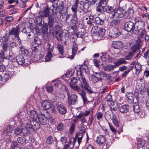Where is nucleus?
<instances>
[{
    "mask_svg": "<svg viewBox=\"0 0 149 149\" xmlns=\"http://www.w3.org/2000/svg\"><path fill=\"white\" fill-rule=\"evenodd\" d=\"M146 34V33L145 31H142L141 33L138 35L137 38H139L140 39H141L142 38L144 35L145 36Z\"/></svg>",
    "mask_w": 149,
    "mask_h": 149,
    "instance_id": "63",
    "label": "nucleus"
},
{
    "mask_svg": "<svg viewBox=\"0 0 149 149\" xmlns=\"http://www.w3.org/2000/svg\"><path fill=\"white\" fill-rule=\"evenodd\" d=\"M38 119L40 123L42 125L46 124L47 118L42 114H39L38 116Z\"/></svg>",
    "mask_w": 149,
    "mask_h": 149,
    "instance_id": "22",
    "label": "nucleus"
},
{
    "mask_svg": "<svg viewBox=\"0 0 149 149\" xmlns=\"http://www.w3.org/2000/svg\"><path fill=\"white\" fill-rule=\"evenodd\" d=\"M19 26H17L15 27H13L9 31V35L13 36L15 38L18 37L20 32Z\"/></svg>",
    "mask_w": 149,
    "mask_h": 149,
    "instance_id": "11",
    "label": "nucleus"
},
{
    "mask_svg": "<svg viewBox=\"0 0 149 149\" xmlns=\"http://www.w3.org/2000/svg\"><path fill=\"white\" fill-rule=\"evenodd\" d=\"M48 28H47V26H45V25L42 27L41 30V33L42 35L45 36L47 35V31Z\"/></svg>",
    "mask_w": 149,
    "mask_h": 149,
    "instance_id": "43",
    "label": "nucleus"
},
{
    "mask_svg": "<svg viewBox=\"0 0 149 149\" xmlns=\"http://www.w3.org/2000/svg\"><path fill=\"white\" fill-rule=\"evenodd\" d=\"M112 46L115 49H120L123 47V44L121 41H115L113 42Z\"/></svg>",
    "mask_w": 149,
    "mask_h": 149,
    "instance_id": "18",
    "label": "nucleus"
},
{
    "mask_svg": "<svg viewBox=\"0 0 149 149\" xmlns=\"http://www.w3.org/2000/svg\"><path fill=\"white\" fill-rule=\"evenodd\" d=\"M114 65H112V64H109L108 65L104 66L103 67L104 70L105 71L109 72L111 70H113V69L116 68L117 67L121 65L118 59L117 60V61L114 63Z\"/></svg>",
    "mask_w": 149,
    "mask_h": 149,
    "instance_id": "10",
    "label": "nucleus"
},
{
    "mask_svg": "<svg viewBox=\"0 0 149 149\" xmlns=\"http://www.w3.org/2000/svg\"><path fill=\"white\" fill-rule=\"evenodd\" d=\"M38 47L39 45H36V44L33 43V44L32 45V46L31 47V49L33 51L35 52L38 50Z\"/></svg>",
    "mask_w": 149,
    "mask_h": 149,
    "instance_id": "64",
    "label": "nucleus"
},
{
    "mask_svg": "<svg viewBox=\"0 0 149 149\" xmlns=\"http://www.w3.org/2000/svg\"><path fill=\"white\" fill-rule=\"evenodd\" d=\"M100 76L102 78V77L105 78H107V79H111V77L110 75L107 74L104 72H102L99 74V76Z\"/></svg>",
    "mask_w": 149,
    "mask_h": 149,
    "instance_id": "44",
    "label": "nucleus"
},
{
    "mask_svg": "<svg viewBox=\"0 0 149 149\" xmlns=\"http://www.w3.org/2000/svg\"><path fill=\"white\" fill-rule=\"evenodd\" d=\"M104 9L106 12L109 14V16L113 18L114 17L115 9L109 6H106L104 8Z\"/></svg>",
    "mask_w": 149,
    "mask_h": 149,
    "instance_id": "15",
    "label": "nucleus"
},
{
    "mask_svg": "<svg viewBox=\"0 0 149 149\" xmlns=\"http://www.w3.org/2000/svg\"><path fill=\"white\" fill-rule=\"evenodd\" d=\"M42 106L45 109H49L52 104L47 100L43 101L41 104Z\"/></svg>",
    "mask_w": 149,
    "mask_h": 149,
    "instance_id": "28",
    "label": "nucleus"
},
{
    "mask_svg": "<svg viewBox=\"0 0 149 149\" xmlns=\"http://www.w3.org/2000/svg\"><path fill=\"white\" fill-rule=\"evenodd\" d=\"M57 109L59 113L61 114H65L66 113V109L63 105L61 104H58L57 107Z\"/></svg>",
    "mask_w": 149,
    "mask_h": 149,
    "instance_id": "20",
    "label": "nucleus"
},
{
    "mask_svg": "<svg viewBox=\"0 0 149 149\" xmlns=\"http://www.w3.org/2000/svg\"><path fill=\"white\" fill-rule=\"evenodd\" d=\"M29 122L30 124L32 125L33 131L37 130L40 127L39 123L36 119L33 120H29Z\"/></svg>",
    "mask_w": 149,
    "mask_h": 149,
    "instance_id": "17",
    "label": "nucleus"
},
{
    "mask_svg": "<svg viewBox=\"0 0 149 149\" xmlns=\"http://www.w3.org/2000/svg\"><path fill=\"white\" fill-rule=\"evenodd\" d=\"M112 35L114 37H116L120 36L121 33L116 28H114L113 29Z\"/></svg>",
    "mask_w": 149,
    "mask_h": 149,
    "instance_id": "42",
    "label": "nucleus"
},
{
    "mask_svg": "<svg viewBox=\"0 0 149 149\" xmlns=\"http://www.w3.org/2000/svg\"><path fill=\"white\" fill-rule=\"evenodd\" d=\"M2 65L5 66H7L9 64V60L7 58H3L1 59Z\"/></svg>",
    "mask_w": 149,
    "mask_h": 149,
    "instance_id": "56",
    "label": "nucleus"
},
{
    "mask_svg": "<svg viewBox=\"0 0 149 149\" xmlns=\"http://www.w3.org/2000/svg\"><path fill=\"white\" fill-rule=\"evenodd\" d=\"M56 47L59 53L61 55H63L64 52L63 45L60 44L58 43Z\"/></svg>",
    "mask_w": 149,
    "mask_h": 149,
    "instance_id": "35",
    "label": "nucleus"
},
{
    "mask_svg": "<svg viewBox=\"0 0 149 149\" xmlns=\"http://www.w3.org/2000/svg\"><path fill=\"white\" fill-rule=\"evenodd\" d=\"M112 120L113 123L116 127H118L120 126V122L118 120L117 118L114 114L112 115Z\"/></svg>",
    "mask_w": 149,
    "mask_h": 149,
    "instance_id": "29",
    "label": "nucleus"
},
{
    "mask_svg": "<svg viewBox=\"0 0 149 149\" xmlns=\"http://www.w3.org/2000/svg\"><path fill=\"white\" fill-rule=\"evenodd\" d=\"M83 65H79L76 68L77 72L78 77L80 81L79 85L80 87L84 88L87 92V93L90 94L93 93L92 88L89 85L88 82L86 81L84 76L82 75L81 71L84 72H86V68H83Z\"/></svg>",
    "mask_w": 149,
    "mask_h": 149,
    "instance_id": "1",
    "label": "nucleus"
},
{
    "mask_svg": "<svg viewBox=\"0 0 149 149\" xmlns=\"http://www.w3.org/2000/svg\"><path fill=\"white\" fill-rule=\"evenodd\" d=\"M52 52H48L47 54L46 55L45 58L46 61L49 62L51 61V59L52 57Z\"/></svg>",
    "mask_w": 149,
    "mask_h": 149,
    "instance_id": "45",
    "label": "nucleus"
},
{
    "mask_svg": "<svg viewBox=\"0 0 149 149\" xmlns=\"http://www.w3.org/2000/svg\"><path fill=\"white\" fill-rule=\"evenodd\" d=\"M13 131H14V130L12 126L11 125H8L6 128V130H4L3 131V133L5 132H6L7 133L8 132H12Z\"/></svg>",
    "mask_w": 149,
    "mask_h": 149,
    "instance_id": "52",
    "label": "nucleus"
},
{
    "mask_svg": "<svg viewBox=\"0 0 149 149\" xmlns=\"http://www.w3.org/2000/svg\"><path fill=\"white\" fill-rule=\"evenodd\" d=\"M28 118L27 119L26 118L25 120L24 118H22L19 120V123H20L21 126L24 125L25 128L29 131V132H32L33 131V129L32 125L30 124Z\"/></svg>",
    "mask_w": 149,
    "mask_h": 149,
    "instance_id": "5",
    "label": "nucleus"
},
{
    "mask_svg": "<svg viewBox=\"0 0 149 149\" xmlns=\"http://www.w3.org/2000/svg\"><path fill=\"white\" fill-rule=\"evenodd\" d=\"M89 11V5L88 4H84L83 9L84 12L86 13L87 12Z\"/></svg>",
    "mask_w": 149,
    "mask_h": 149,
    "instance_id": "55",
    "label": "nucleus"
},
{
    "mask_svg": "<svg viewBox=\"0 0 149 149\" xmlns=\"http://www.w3.org/2000/svg\"><path fill=\"white\" fill-rule=\"evenodd\" d=\"M75 125L74 123H72L70 125L69 128V132L71 134H72L74 131Z\"/></svg>",
    "mask_w": 149,
    "mask_h": 149,
    "instance_id": "61",
    "label": "nucleus"
},
{
    "mask_svg": "<svg viewBox=\"0 0 149 149\" xmlns=\"http://www.w3.org/2000/svg\"><path fill=\"white\" fill-rule=\"evenodd\" d=\"M78 20L77 17V14L76 13H73L72 24H73V26H74L76 24H78Z\"/></svg>",
    "mask_w": 149,
    "mask_h": 149,
    "instance_id": "39",
    "label": "nucleus"
},
{
    "mask_svg": "<svg viewBox=\"0 0 149 149\" xmlns=\"http://www.w3.org/2000/svg\"><path fill=\"white\" fill-rule=\"evenodd\" d=\"M30 116L31 119L30 120H33L36 119L37 117H38V116L36 112L33 110L31 111L30 112Z\"/></svg>",
    "mask_w": 149,
    "mask_h": 149,
    "instance_id": "33",
    "label": "nucleus"
},
{
    "mask_svg": "<svg viewBox=\"0 0 149 149\" xmlns=\"http://www.w3.org/2000/svg\"><path fill=\"white\" fill-rule=\"evenodd\" d=\"M29 132H30L26 128H22L21 129V133L24 136H26Z\"/></svg>",
    "mask_w": 149,
    "mask_h": 149,
    "instance_id": "60",
    "label": "nucleus"
},
{
    "mask_svg": "<svg viewBox=\"0 0 149 149\" xmlns=\"http://www.w3.org/2000/svg\"><path fill=\"white\" fill-rule=\"evenodd\" d=\"M135 24L131 21L127 22L124 25L125 29L128 32L137 34L139 33V30L137 27H135Z\"/></svg>",
    "mask_w": 149,
    "mask_h": 149,
    "instance_id": "3",
    "label": "nucleus"
},
{
    "mask_svg": "<svg viewBox=\"0 0 149 149\" xmlns=\"http://www.w3.org/2000/svg\"><path fill=\"white\" fill-rule=\"evenodd\" d=\"M98 26H95L92 29V30L93 31L94 33H96L97 35L100 37H102L105 34V30L102 28H100L98 29Z\"/></svg>",
    "mask_w": 149,
    "mask_h": 149,
    "instance_id": "13",
    "label": "nucleus"
},
{
    "mask_svg": "<svg viewBox=\"0 0 149 149\" xmlns=\"http://www.w3.org/2000/svg\"><path fill=\"white\" fill-rule=\"evenodd\" d=\"M71 9L73 13H76V14H77V11L81 12L82 10H83L82 8L78 6V4H77V6H75V5H74V7L72 6Z\"/></svg>",
    "mask_w": 149,
    "mask_h": 149,
    "instance_id": "30",
    "label": "nucleus"
},
{
    "mask_svg": "<svg viewBox=\"0 0 149 149\" xmlns=\"http://www.w3.org/2000/svg\"><path fill=\"white\" fill-rule=\"evenodd\" d=\"M85 131V128L84 127H81L79 131L76 134L75 136L78 139L77 141L79 145L82 139L84 134Z\"/></svg>",
    "mask_w": 149,
    "mask_h": 149,
    "instance_id": "9",
    "label": "nucleus"
},
{
    "mask_svg": "<svg viewBox=\"0 0 149 149\" xmlns=\"http://www.w3.org/2000/svg\"><path fill=\"white\" fill-rule=\"evenodd\" d=\"M72 54L71 57H68V58H71V59H73L74 56L76 54L77 51L78 50V48L76 43L75 42H74L73 43L72 46Z\"/></svg>",
    "mask_w": 149,
    "mask_h": 149,
    "instance_id": "21",
    "label": "nucleus"
},
{
    "mask_svg": "<svg viewBox=\"0 0 149 149\" xmlns=\"http://www.w3.org/2000/svg\"><path fill=\"white\" fill-rule=\"evenodd\" d=\"M8 58L11 61L15 62L16 60L15 55L13 54H9V55L8 56Z\"/></svg>",
    "mask_w": 149,
    "mask_h": 149,
    "instance_id": "59",
    "label": "nucleus"
},
{
    "mask_svg": "<svg viewBox=\"0 0 149 149\" xmlns=\"http://www.w3.org/2000/svg\"><path fill=\"white\" fill-rule=\"evenodd\" d=\"M32 31V29L30 28L27 27L24 28L22 30V32L28 34V33H29L31 32Z\"/></svg>",
    "mask_w": 149,
    "mask_h": 149,
    "instance_id": "54",
    "label": "nucleus"
},
{
    "mask_svg": "<svg viewBox=\"0 0 149 149\" xmlns=\"http://www.w3.org/2000/svg\"><path fill=\"white\" fill-rule=\"evenodd\" d=\"M41 15L43 17H48V18L49 16H54L53 14H49V8L48 7H46L44 9V10L41 13Z\"/></svg>",
    "mask_w": 149,
    "mask_h": 149,
    "instance_id": "19",
    "label": "nucleus"
},
{
    "mask_svg": "<svg viewBox=\"0 0 149 149\" xmlns=\"http://www.w3.org/2000/svg\"><path fill=\"white\" fill-rule=\"evenodd\" d=\"M120 19L119 18H116L111 20L109 23L110 26H113L118 24L120 22Z\"/></svg>",
    "mask_w": 149,
    "mask_h": 149,
    "instance_id": "32",
    "label": "nucleus"
},
{
    "mask_svg": "<svg viewBox=\"0 0 149 149\" xmlns=\"http://www.w3.org/2000/svg\"><path fill=\"white\" fill-rule=\"evenodd\" d=\"M105 138L103 135H100L97 138L96 142L99 145L103 144L105 141Z\"/></svg>",
    "mask_w": 149,
    "mask_h": 149,
    "instance_id": "23",
    "label": "nucleus"
},
{
    "mask_svg": "<svg viewBox=\"0 0 149 149\" xmlns=\"http://www.w3.org/2000/svg\"><path fill=\"white\" fill-rule=\"evenodd\" d=\"M55 33L56 38L59 41L64 40L65 41L66 40L69 39V34L67 31L66 32H65L64 31H62L61 33L58 32L56 31H55Z\"/></svg>",
    "mask_w": 149,
    "mask_h": 149,
    "instance_id": "4",
    "label": "nucleus"
},
{
    "mask_svg": "<svg viewBox=\"0 0 149 149\" xmlns=\"http://www.w3.org/2000/svg\"><path fill=\"white\" fill-rule=\"evenodd\" d=\"M100 2L99 3H97V6L101 7L102 9H104V8L105 7L107 3V0H100Z\"/></svg>",
    "mask_w": 149,
    "mask_h": 149,
    "instance_id": "31",
    "label": "nucleus"
},
{
    "mask_svg": "<svg viewBox=\"0 0 149 149\" xmlns=\"http://www.w3.org/2000/svg\"><path fill=\"white\" fill-rule=\"evenodd\" d=\"M33 43L39 45L41 44V41L38 37H36L34 39V41Z\"/></svg>",
    "mask_w": 149,
    "mask_h": 149,
    "instance_id": "58",
    "label": "nucleus"
},
{
    "mask_svg": "<svg viewBox=\"0 0 149 149\" xmlns=\"http://www.w3.org/2000/svg\"><path fill=\"white\" fill-rule=\"evenodd\" d=\"M136 69L135 73L137 75H138L141 70V65L139 63L136 64L135 66Z\"/></svg>",
    "mask_w": 149,
    "mask_h": 149,
    "instance_id": "37",
    "label": "nucleus"
},
{
    "mask_svg": "<svg viewBox=\"0 0 149 149\" xmlns=\"http://www.w3.org/2000/svg\"><path fill=\"white\" fill-rule=\"evenodd\" d=\"M128 93L126 95L127 100L129 103L131 104L134 101L133 97L132 96L133 95Z\"/></svg>",
    "mask_w": 149,
    "mask_h": 149,
    "instance_id": "40",
    "label": "nucleus"
},
{
    "mask_svg": "<svg viewBox=\"0 0 149 149\" xmlns=\"http://www.w3.org/2000/svg\"><path fill=\"white\" fill-rule=\"evenodd\" d=\"M64 128V125L62 123H59L56 126V128L58 131H62L63 130Z\"/></svg>",
    "mask_w": 149,
    "mask_h": 149,
    "instance_id": "49",
    "label": "nucleus"
},
{
    "mask_svg": "<svg viewBox=\"0 0 149 149\" xmlns=\"http://www.w3.org/2000/svg\"><path fill=\"white\" fill-rule=\"evenodd\" d=\"M130 109V106L128 105H124L121 106L119 108L120 112L122 113H127Z\"/></svg>",
    "mask_w": 149,
    "mask_h": 149,
    "instance_id": "27",
    "label": "nucleus"
},
{
    "mask_svg": "<svg viewBox=\"0 0 149 149\" xmlns=\"http://www.w3.org/2000/svg\"><path fill=\"white\" fill-rule=\"evenodd\" d=\"M91 80L94 83L97 82L98 81H101L102 79L100 77H97L94 75H92Z\"/></svg>",
    "mask_w": 149,
    "mask_h": 149,
    "instance_id": "46",
    "label": "nucleus"
},
{
    "mask_svg": "<svg viewBox=\"0 0 149 149\" xmlns=\"http://www.w3.org/2000/svg\"><path fill=\"white\" fill-rule=\"evenodd\" d=\"M54 141L53 138L52 136H48L46 139V142L48 144H51Z\"/></svg>",
    "mask_w": 149,
    "mask_h": 149,
    "instance_id": "53",
    "label": "nucleus"
},
{
    "mask_svg": "<svg viewBox=\"0 0 149 149\" xmlns=\"http://www.w3.org/2000/svg\"><path fill=\"white\" fill-rule=\"evenodd\" d=\"M104 9L106 12L109 14V16L113 18L114 17L115 9L109 6H106L104 8Z\"/></svg>",
    "mask_w": 149,
    "mask_h": 149,
    "instance_id": "14",
    "label": "nucleus"
},
{
    "mask_svg": "<svg viewBox=\"0 0 149 149\" xmlns=\"http://www.w3.org/2000/svg\"><path fill=\"white\" fill-rule=\"evenodd\" d=\"M13 72H8L5 74V76L2 78L1 76H0V84H2L4 79V81H5L10 79L12 76Z\"/></svg>",
    "mask_w": 149,
    "mask_h": 149,
    "instance_id": "16",
    "label": "nucleus"
},
{
    "mask_svg": "<svg viewBox=\"0 0 149 149\" xmlns=\"http://www.w3.org/2000/svg\"><path fill=\"white\" fill-rule=\"evenodd\" d=\"M18 142L22 145H25L28 142V141L24 137H19L17 139Z\"/></svg>",
    "mask_w": 149,
    "mask_h": 149,
    "instance_id": "36",
    "label": "nucleus"
},
{
    "mask_svg": "<svg viewBox=\"0 0 149 149\" xmlns=\"http://www.w3.org/2000/svg\"><path fill=\"white\" fill-rule=\"evenodd\" d=\"M47 47H48L47 52H53L54 48V46L51 44L50 42H48L47 43Z\"/></svg>",
    "mask_w": 149,
    "mask_h": 149,
    "instance_id": "51",
    "label": "nucleus"
},
{
    "mask_svg": "<svg viewBox=\"0 0 149 149\" xmlns=\"http://www.w3.org/2000/svg\"><path fill=\"white\" fill-rule=\"evenodd\" d=\"M89 19L87 21V23L88 24L92 25L93 24V23L94 22L95 20L94 17L93 16L91 15L89 17Z\"/></svg>",
    "mask_w": 149,
    "mask_h": 149,
    "instance_id": "50",
    "label": "nucleus"
},
{
    "mask_svg": "<svg viewBox=\"0 0 149 149\" xmlns=\"http://www.w3.org/2000/svg\"><path fill=\"white\" fill-rule=\"evenodd\" d=\"M143 45V42L141 39L139 38H137L133 45L131 47V50H133L136 52L137 50L141 48Z\"/></svg>",
    "mask_w": 149,
    "mask_h": 149,
    "instance_id": "7",
    "label": "nucleus"
},
{
    "mask_svg": "<svg viewBox=\"0 0 149 149\" xmlns=\"http://www.w3.org/2000/svg\"><path fill=\"white\" fill-rule=\"evenodd\" d=\"M95 23L99 25H102L103 24L104 22V20L100 19L98 17L95 18Z\"/></svg>",
    "mask_w": 149,
    "mask_h": 149,
    "instance_id": "41",
    "label": "nucleus"
},
{
    "mask_svg": "<svg viewBox=\"0 0 149 149\" xmlns=\"http://www.w3.org/2000/svg\"><path fill=\"white\" fill-rule=\"evenodd\" d=\"M133 111L135 113H138L140 111V108L137 102L133 103Z\"/></svg>",
    "mask_w": 149,
    "mask_h": 149,
    "instance_id": "34",
    "label": "nucleus"
},
{
    "mask_svg": "<svg viewBox=\"0 0 149 149\" xmlns=\"http://www.w3.org/2000/svg\"><path fill=\"white\" fill-rule=\"evenodd\" d=\"M134 14V10L132 8H130L126 12L124 16L127 19H130L133 17Z\"/></svg>",
    "mask_w": 149,
    "mask_h": 149,
    "instance_id": "24",
    "label": "nucleus"
},
{
    "mask_svg": "<svg viewBox=\"0 0 149 149\" xmlns=\"http://www.w3.org/2000/svg\"><path fill=\"white\" fill-rule=\"evenodd\" d=\"M68 97V102L69 105H74L77 101V96L75 94H70Z\"/></svg>",
    "mask_w": 149,
    "mask_h": 149,
    "instance_id": "12",
    "label": "nucleus"
},
{
    "mask_svg": "<svg viewBox=\"0 0 149 149\" xmlns=\"http://www.w3.org/2000/svg\"><path fill=\"white\" fill-rule=\"evenodd\" d=\"M46 90L49 93H52L53 89V87L51 85H47L46 86Z\"/></svg>",
    "mask_w": 149,
    "mask_h": 149,
    "instance_id": "57",
    "label": "nucleus"
},
{
    "mask_svg": "<svg viewBox=\"0 0 149 149\" xmlns=\"http://www.w3.org/2000/svg\"><path fill=\"white\" fill-rule=\"evenodd\" d=\"M77 81L78 80L76 77L72 78L70 80V87L76 85Z\"/></svg>",
    "mask_w": 149,
    "mask_h": 149,
    "instance_id": "47",
    "label": "nucleus"
},
{
    "mask_svg": "<svg viewBox=\"0 0 149 149\" xmlns=\"http://www.w3.org/2000/svg\"><path fill=\"white\" fill-rule=\"evenodd\" d=\"M136 52L133 50L130 52L124 58H120L118 59L121 64H125L128 63V62L126 61V60H131L134 56V54L136 53Z\"/></svg>",
    "mask_w": 149,
    "mask_h": 149,
    "instance_id": "6",
    "label": "nucleus"
},
{
    "mask_svg": "<svg viewBox=\"0 0 149 149\" xmlns=\"http://www.w3.org/2000/svg\"><path fill=\"white\" fill-rule=\"evenodd\" d=\"M70 87L78 93L81 96L84 104H86L89 102L87 100L86 95V93L87 92L84 88H82L83 90H81L80 89L79 86L77 85L72 86ZM81 88H82L81 87Z\"/></svg>",
    "mask_w": 149,
    "mask_h": 149,
    "instance_id": "2",
    "label": "nucleus"
},
{
    "mask_svg": "<svg viewBox=\"0 0 149 149\" xmlns=\"http://www.w3.org/2000/svg\"><path fill=\"white\" fill-rule=\"evenodd\" d=\"M146 142L145 140L141 139H139L137 141V145L138 147L142 148L145 145Z\"/></svg>",
    "mask_w": 149,
    "mask_h": 149,
    "instance_id": "38",
    "label": "nucleus"
},
{
    "mask_svg": "<svg viewBox=\"0 0 149 149\" xmlns=\"http://www.w3.org/2000/svg\"><path fill=\"white\" fill-rule=\"evenodd\" d=\"M67 10H66L65 12H63V13H62V10H60L59 11V14L62 17V18L63 19L64 18V19L66 17L67 15Z\"/></svg>",
    "mask_w": 149,
    "mask_h": 149,
    "instance_id": "62",
    "label": "nucleus"
},
{
    "mask_svg": "<svg viewBox=\"0 0 149 149\" xmlns=\"http://www.w3.org/2000/svg\"><path fill=\"white\" fill-rule=\"evenodd\" d=\"M48 22L45 24V26H47L49 28V31H51L53 29V26L54 23L56 22V19L54 16H49L48 18Z\"/></svg>",
    "mask_w": 149,
    "mask_h": 149,
    "instance_id": "8",
    "label": "nucleus"
},
{
    "mask_svg": "<svg viewBox=\"0 0 149 149\" xmlns=\"http://www.w3.org/2000/svg\"><path fill=\"white\" fill-rule=\"evenodd\" d=\"M110 107L112 111H115L118 109V104L116 103L113 102L111 104Z\"/></svg>",
    "mask_w": 149,
    "mask_h": 149,
    "instance_id": "48",
    "label": "nucleus"
},
{
    "mask_svg": "<svg viewBox=\"0 0 149 149\" xmlns=\"http://www.w3.org/2000/svg\"><path fill=\"white\" fill-rule=\"evenodd\" d=\"M123 10L122 9L120 10L119 9H117L115 10V13H114V17L120 19L124 16V13H123Z\"/></svg>",
    "mask_w": 149,
    "mask_h": 149,
    "instance_id": "25",
    "label": "nucleus"
},
{
    "mask_svg": "<svg viewBox=\"0 0 149 149\" xmlns=\"http://www.w3.org/2000/svg\"><path fill=\"white\" fill-rule=\"evenodd\" d=\"M17 62L19 65H23L25 62V60L23 56L19 55L16 57Z\"/></svg>",
    "mask_w": 149,
    "mask_h": 149,
    "instance_id": "26",
    "label": "nucleus"
}]
</instances>
